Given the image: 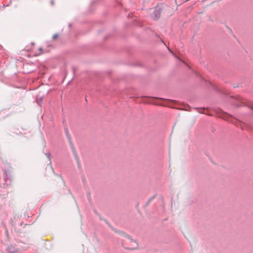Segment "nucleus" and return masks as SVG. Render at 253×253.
<instances>
[{"instance_id": "nucleus-4", "label": "nucleus", "mask_w": 253, "mask_h": 253, "mask_svg": "<svg viewBox=\"0 0 253 253\" xmlns=\"http://www.w3.org/2000/svg\"><path fill=\"white\" fill-rule=\"evenodd\" d=\"M7 251L8 253H19V249H17L15 247L12 245H10L7 248Z\"/></svg>"}, {"instance_id": "nucleus-5", "label": "nucleus", "mask_w": 253, "mask_h": 253, "mask_svg": "<svg viewBox=\"0 0 253 253\" xmlns=\"http://www.w3.org/2000/svg\"><path fill=\"white\" fill-rule=\"evenodd\" d=\"M205 110V108H198V111L200 113H204V111Z\"/></svg>"}, {"instance_id": "nucleus-8", "label": "nucleus", "mask_w": 253, "mask_h": 253, "mask_svg": "<svg viewBox=\"0 0 253 253\" xmlns=\"http://www.w3.org/2000/svg\"><path fill=\"white\" fill-rule=\"evenodd\" d=\"M168 101L170 102H173V101L169 100H168Z\"/></svg>"}, {"instance_id": "nucleus-12", "label": "nucleus", "mask_w": 253, "mask_h": 253, "mask_svg": "<svg viewBox=\"0 0 253 253\" xmlns=\"http://www.w3.org/2000/svg\"><path fill=\"white\" fill-rule=\"evenodd\" d=\"M167 106H168V107H170V105H169V104L167 105Z\"/></svg>"}, {"instance_id": "nucleus-9", "label": "nucleus", "mask_w": 253, "mask_h": 253, "mask_svg": "<svg viewBox=\"0 0 253 253\" xmlns=\"http://www.w3.org/2000/svg\"><path fill=\"white\" fill-rule=\"evenodd\" d=\"M31 44H32V45H35V43L34 42H32Z\"/></svg>"}, {"instance_id": "nucleus-13", "label": "nucleus", "mask_w": 253, "mask_h": 253, "mask_svg": "<svg viewBox=\"0 0 253 253\" xmlns=\"http://www.w3.org/2000/svg\"><path fill=\"white\" fill-rule=\"evenodd\" d=\"M252 109L253 110V108H252Z\"/></svg>"}, {"instance_id": "nucleus-7", "label": "nucleus", "mask_w": 253, "mask_h": 253, "mask_svg": "<svg viewBox=\"0 0 253 253\" xmlns=\"http://www.w3.org/2000/svg\"><path fill=\"white\" fill-rule=\"evenodd\" d=\"M50 2L51 5L53 6L54 5V0H50Z\"/></svg>"}, {"instance_id": "nucleus-11", "label": "nucleus", "mask_w": 253, "mask_h": 253, "mask_svg": "<svg viewBox=\"0 0 253 253\" xmlns=\"http://www.w3.org/2000/svg\"><path fill=\"white\" fill-rule=\"evenodd\" d=\"M40 50L42 51V48H40Z\"/></svg>"}, {"instance_id": "nucleus-2", "label": "nucleus", "mask_w": 253, "mask_h": 253, "mask_svg": "<svg viewBox=\"0 0 253 253\" xmlns=\"http://www.w3.org/2000/svg\"><path fill=\"white\" fill-rule=\"evenodd\" d=\"M3 179L4 182L3 183V185L8 186L10 184L11 181L10 175L5 170L3 172Z\"/></svg>"}, {"instance_id": "nucleus-3", "label": "nucleus", "mask_w": 253, "mask_h": 253, "mask_svg": "<svg viewBox=\"0 0 253 253\" xmlns=\"http://www.w3.org/2000/svg\"><path fill=\"white\" fill-rule=\"evenodd\" d=\"M128 242L130 243H132L134 245L130 246H126L125 245H124L123 243H122V245L126 249H129V250H135L138 247V244L134 240H133L131 239H128Z\"/></svg>"}, {"instance_id": "nucleus-6", "label": "nucleus", "mask_w": 253, "mask_h": 253, "mask_svg": "<svg viewBox=\"0 0 253 253\" xmlns=\"http://www.w3.org/2000/svg\"><path fill=\"white\" fill-rule=\"evenodd\" d=\"M58 37V35L57 34H55L53 35L52 38H53V40H55L56 39H57Z\"/></svg>"}, {"instance_id": "nucleus-10", "label": "nucleus", "mask_w": 253, "mask_h": 253, "mask_svg": "<svg viewBox=\"0 0 253 253\" xmlns=\"http://www.w3.org/2000/svg\"><path fill=\"white\" fill-rule=\"evenodd\" d=\"M195 74L197 76H198V73L197 72H195Z\"/></svg>"}, {"instance_id": "nucleus-1", "label": "nucleus", "mask_w": 253, "mask_h": 253, "mask_svg": "<svg viewBox=\"0 0 253 253\" xmlns=\"http://www.w3.org/2000/svg\"><path fill=\"white\" fill-rule=\"evenodd\" d=\"M162 11V9L160 7L158 6L155 7L153 13V18L154 19L157 20L160 18Z\"/></svg>"}]
</instances>
